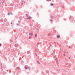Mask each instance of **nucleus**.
Returning a JSON list of instances; mask_svg holds the SVG:
<instances>
[{
	"label": "nucleus",
	"mask_w": 75,
	"mask_h": 75,
	"mask_svg": "<svg viewBox=\"0 0 75 75\" xmlns=\"http://www.w3.org/2000/svg\"><path fill=\"white\" fill-rule=\"evenodd\" d=\"M25 69H28L29 67L27 66H26L25 67Z\"/></svg>",
	"instance_id": "f257e3e1"
},
{
	"label": "nucleus",
	"mask_w": 75,
	"mask_h": 75,
	"mask_svg": "<svg viewBox=\"0 0 75 75\" xmlns=\"http://www.w3.org/2000/svg\"><path fill=\"white\" fill-rule=\"evenodd\" d=\"M18 45L17 44H15V47H18Z\"/></svg>",
	"instance_id": "f03ea898"
},
{
	"label": "nucleus",
	"mask_w": 75,
	"mask_h": 75,
	"mask_svg": "<svg viewBox=\"0 0 75 75\" xmlns=\"http://www.w3.org/2000/svg\"><path fill=\"white\" fill-rule=\"evenodd\" d=\"M33 33H31L29 34V35H30V36H31V37L33 36Z\"/></svg>",
	"instance_id": "7ed1b4c3"
},
{
	"label": "nucleus",
	"mask_w": 75,
	"mask_h": 75,
	"mask_svg": "<svg viewBox=\"0 0 75 75\" xmlns=\"http://www.w3.org/2000/svg\"><path fill=\"white\" fill-rule=\"evenodd\" d=\"M27 19H28V20H30V19H31V17L29 16V17H28V18H27Z\"/></svg>",
	"instance_id": "20e7f679"
},
{
	"label": "nucleus",
	"mask_w": 75,
	"mask_h": 75,
	"mask_svg": "<svg viewBox=\"0 0 75 75\" xmlns=\"http://www.w3.org/2000/svg\"><path fill=\"white\" fill-rule=\"evenodd\" d=\"M57 38H60V36H59V35H57Z\"/></svg>",
	"instance_id": "39448f33"
},
{
	"label": "nucleus",
	"mask_w": 75,
	"mask_h": 75,
	"mask_svg": "<svg viewBox=\"0 0 75 75\" xmlns=\"http://www.w3.org/2000/svg\"><path fill=\"white\" fill-rule=\"evenodd\" d=\"M52 19H53V18H54V16H51L50 17Z\"/></svg>",
	"instance_id": "423d86ee"
},
{
	"label": "nucleus",
	"mask_w": 75,
	"mask_h": 75,
	"mask_svg": "<svg viewBox=\"0 0 75 75\" xmlns=\"http://www.w3.org/2000/svg\"><path fill=\"white\" fill-rule=\"evenodd\" d=\"M26 16H27V17H30V16H29V15H28V14H26Z\"/></svg>",
	"instance_id": "0eeeda50"
},
{
	"label": "nucleus",
	"mask_w": 75,
	"mask_h": 75,
	"mask_svg": "<svg viewBox=\"0 0 75 75\" xmlns=\"http://www.w3.org/2000/svg\"><path fill=\"white\" fill-rule=\"evenodd\" d=\"M51 6H53V5H54V4H50Z\"/></svg>",
	"instance_id": "6e6552de"
},
{
	"label": "nucleus",
	"mask_w": 75,
	"mask_h": 75,
	"mask_svg": "<svg viewBox=\"0 0 75 75\" xmlns=\"http://www.w3.org/2000/svg\"><path fill=\"white\" fill-rule=\"evenodd\" d=\"M35 36L36 37H37V34H35Z\"/></svg>",
	"instance_id": "1a4fd4ad"
},
{
	"label": "nucleus",
	"mask_w": 75,
	"mask_h": 75,
	"mask_svg": "<svg viewBox=\"0 0 75 75\" xmlns=\"http://www.w3.org/2000/svg\"><path fill=\"white\" fill-rule=\"evenodd\" d=\"M51 1V0H47V1Z\"/></svg>",
	"instance_id": "9d476101"
},
{
	"label": "nucleus",
	"mask_w": 75,
	"mask_h": 75,
	"mask_svg": "<svg viewBox=\"0 0 75 75\" xmlns=\"http://www.w3.org/2000/svg\"><path fill=\"white\" fill-rule=\"evenodd\" d=\"M51 50H50V51L51 53H53V52H51Z\"/></svg>",
	"instance_id": "9b49d317"
},
{
	"label": "nucleus",
	"mask_w": 75,
	"mask_h": 75,
	"mask_svg": "<svg viewBox=\"0 0 75 75\" xmlns=\"http://www.w3.org/2000/svg\"><path fill=\"white\" fill-rule=\"evenodd\" d=\"M29 39H31V36H30L29 37Z\"/></svg>",
	"instance_id": "f8f14e48"
},
{
	"label": "nucleus",
	"mask_w": 75,
	"mask_h": 75,
	"mask_svg": "<svg viewBox=\"0 0 75 75\" xmlns=\"http://www.w3.org/2000/svg\"><path fill=\"white\" fill-rule=\"evenodd\" d=\"M50 21H52V19L50 20Z\"/></svg>",
	"instance_id": "ddd939ff"
},
{
	"label": "nucleus",
	"mask_w": 75,
	"mask_h": 75,
	"mask_svg": "<svg viewBox=\"0 0 75 75\" xmlns=\"http://www.w3.org/2000/svg\"><path fill=\"white\" fill-rule=\"evenodd\" d=\"M55 59L56 61H57V58H56V57H55Z\"/></svg>",
	"instance_id": "4468645a"
},
{
	"label": "nucleus",
	"mask_w": 75,
	"mask_h": 75,
	"mask_svg": "<svg viewBox=\"0 0 75 75\" xmlns=\"http://www.w3.org/2000/svg\"><path fill=\"white\" fill-rule=\"evenodd\" d=\"M10 14H11L12 15H13V13H10Z\"/></svg>",
	"instance_id": "2eb2a0df"
},
{
	"label": "nucleus",
	"mask_w": 75,
	"mask_h": 75,
	"mask_svg": "<svg viewBox=\"0 0 75 75\" xmlns=\"http://www.w3.org/2000/svg\"><path fill=\"white\" fill-rule=\"evenodd\" d=\"M8 15H10V13H8Z\"/></svg>",
	"instance_id": "dca6fc26"
},
{
	"label": "nucleus",
	"mask_w": 75,
	"mask_h": 75,
	"mask_svg": "<svg viewBox=\"0 0 75 75\" xmlns=\"http://www.w3.org/2000/svg\"><path fill=\"white\" fill-rule=\"evenodd\" d=\"M1 44H0V47H1Z\"/></svg>",
	"instance_id": "f3484780"
},
{
	"label": "nucleus",
	"mask_w": 75,
	"mask_h": 75,
	"mask_svg": "<svg viewBox=\"0 0 75 75\" xmlns=\"http://www.w3.org/2000/svg\"><path fill=\"white\" fill-rule=\"evenodd\" d=\"M11 24H13V23L12 22H11Z\"/></svg>",
	"instance_id": "a211bd4d"
},
{
	"label": "nucleus",
	"mask_w": 75,
	"mask_h": 75,
	"mask_svg": "<svg viewBox=\"0 0 75 75\" xmlns=\"http://www.w3.org/2000/svg\"><path fill=\"white\" fill-rule=\"evenodd\" d=\"M19 25V24H17V25Z\"/></svg>",
	"instance_id": "6ab92c4d"
},
{
	"label": "nucleus",
	"mask_w": 75,
	"mask_h": 75,
	"mask_svg": "<svg viewBox=\"0 0 75 75\" xmlns=\"http://www.w3.org/2000/svg\"><path fill=\"white\" fill-rule=\"evenodd\" d=\"M6 71H7V72H8V70H6Z\"/></svg>",
	"instance_id": "aec40b11"
},
{
	"label": "nucleus",
	"mask_w": 75,
	"mask_h": 75,
	"mask_svg": "<svg viewBox=\"0 0 75 75\" xmlns=\"http://www.w3.org/2000/svg\"><path fill=\"white\" fill-rule=\"evenodd\" d=\"M17 68V69H20L19 68Z\"/></svg>",
	"instance_id": "412c9836"
},
{
	"label": "nucleus",
	"mask_w": 75,
	"mask_h": 75,
	"mask_svg": "<svg viewBox=\"0 0 75 75\" xmlns=\"http://www.w3.org/2000/svg\"><path fill=\"white\" fill-rule=\"evenodd\" d=\"M63 55H64V56H65V54H64Z\"/></svg>",
	"instance_id": "4be33fe9"
},
{
	"label": "nucleus",
	"mask_w": 75,
	"mask_h": 75,
	"mask_svg": "<svg viewBox=\"0 0 75 75\" xmlns=\"http://www.w3.org/2000/svg\"><path fill=\"white\" fill-rule=\"evenodd\" d=\"M38 44H39V43H38Z\"/></svg>",
	"instance_id": "5701e85b"
},
{
	"label": "nucleus",
	"mask_w": 75,
	"mask_h": 75,
	"mask_svg": "<svg viewBox=\"0 0 75 75\" xmlns=\"http://www.w3.org/2000/svg\"><path fill=\"white\" fill-rule=\"evenodd\" d=\"M64 53L65 54V52H64Z\"/></svg>",
	"instance_id": "b1692460"
},
{
	"label": "nucleus",
	"mask_w": 75,
	"mask_h": 75,
	"mask_svg": "<svg viewBox=\"0 0 75 75\" xmlns=\"http://www.w3.org/2000/svg\"><path fill=\"white\" fill-rule=\"evenodd\" d=\"M69 59H70V57H69Z\"/></svg>",
	"instance_id": "393cba45"
},
{
	"label": "nucleus",
	"mask_w": 75,
	"mask_h": 75,
	"mask_svg": "<svg viewBox=\"0 0 75 75\" xmlns=\"http://www.w3.org/2000/svg\"><path fill=\"white\" fill-rule=\"evenodd\" d=\"M68 64H66V65H68Z\"/></svg>",
	"instance_id": "a878e982"
}]
</instances>
